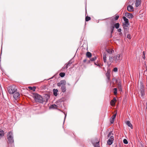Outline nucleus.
Wrapping results in <instances>:
<instances>
[{"mask_svg":"<svg viewBox=\"0 0 147 147\" xmlns=\"http://www.w3.org/2000/svg\"><path fill=\"white\" fill-rule=\"evenodd\" d=\"M34 100L36 102L43 103L44 101L42 96L37 93L34 94Z\"/></svg>","mask_w":147,"mask_h":147,"instance_id":"obj_1","label":"nucleus"},{"mask_svg":"<svg viewBox=\"0 0 147 147\" xmlns=\"http://www.w3.org/2000/svg\"><path fill=\"white\" fill-rule=\"evenodd\" d=\"M7 90L9 94H12L16 91L17 89L16 86L13 85L8 87Z\"/></svg>","mask_w":147,"mask_h":147,"instance_id":"obj_2","label":"nucleus"},{"mask_svg":"<svg viewBox=\"0 0 147 147\" xmlns=\"http://www.w3.org/2000/svg\"><path fill=\"white\" fill-rule=\"evenodd\" d=\"M7 139L9 143H11L13 142V134L11 131H10L7 134Z\"/></svg>","mask_w":147,"mask_h":147,"instance_id":"obj_3","label":"nucleus"},{"mask_svg":"<svg viewBox=\"0 0 147 147\" xmlns=\"http://www.w3.org/2000/svg\"><path fill=\"white\" fill-rule=\"evenodd\" d=\"M129 26V25H123L124 30V35H125V36H126L127 33L128 32V30L129 29L128 27Z\"/></svg>","mask_w":147,"mask_h":147,"instance_id":"obj_4","label":"nucleus"},{"mask_svg":"<svg viewBox=\"0 0 147 147\" xmlns=\"http://www.w3.org/2000/svg\"><path fill=\"white\" fill-rule=\"evenodd\" d=\"M114 140V137L113 136H111L107 142V144L109 145L112 144Z\"/></svg>","mask_w":147,"mask_h":147,"instance_id":"obj_5","label":"nucleus"},{"mask_svg":"<svg viewBox=\"0 0 147 147\" xmlns=\"http://www.w3.org/2000/svg\"><path fill=\"white\" fill-rule=\"evenodd\" d=\"M13 94V97L15 99H17L20 98V94L19 92L16 91Z\"/></svg>","mask_w":147,"mask_h":147,"instance_id":"obj_6","label":"nucleus"},{"mask_svg":"<svg viewBox=\"0 0 147 147\" xmlns=\"http://www.w3.org/2000/svg\"><path fill=\"white\" fill-rule=\"evenodd\" d=\"M125 16L129 19H131L133 17V15L131 13L127 12L125 13Z\"/></svg>","mask_w":147,"mask_h":147,"instance_id":"obj_7","label":"nucleus"},{"mask_svg":"<svg viewBox=\"0 0 147 147\" xmlns=\"http://www.w3.org/2000/svg\"><path fill=\"white\" fill-rule=\"evenodd\" d=\"M123 18L125 21V24L123 25H129V22L128 19L126 18L125 17H123Z\"/></svg>","mask_w":147,"mask_h":147,"instance_id":"obj_8","label":"nucleus"},{"mask_svg":"<svg viewBox=\"0 0 147 147\" xmlns=\"http://www.w3.org/2000/svg\"><path fill=\"white\" fill-rule=\"evenodd\" d=\"M71 59L67 63L65 64V66L63 67V69L67 68L68 66H70L71 64L72 63V62H71Z\"/></svg>","mask_w":147,"mask_h":147,"instance_id":"obj_9","label":"nucleus"},{"mask_svg":"<svg viewBox=\"0 0 147 147\" xmlns=\"http://www.w3.org/2000/svg\"><path fill=\"white\" fill-rule=\"evenodd\" d=\"M127 10L129 11H134L133 7L130 5H129L127 6Z\"/></svg>","mask_w":147,"mask_h":147,"instance_id":"obj_10","label":"nucleus"},{"mask_svg":"<svg viewBox=\"0 0 147 147\" xmlns=\"http://www.w3.org/2000/svg\"><path fill=\"white\" fill-rule=\"evenodd\" d=\"M65 80H62L57 84V86H60L61 85L62 86L63 85L65 84Z\"/></svg>","mask_w":147,"mask_h":147,"instance_id":"obj_11","label":"nucleus"},{"mask_svg":"<svg viewBox=\"0 0 147 147\" xmlns=\"http://www.w3.org/2000/svg\"><path fill=\"white\" fill-rule=\"evenodd\" d=\"M114 58L116 62H117L120 59V55L119 54L117 55L114 57Z\"/></svg>","mask_w":147,"mask_h":147,"instance_id":"obj_12","label":"nucleus"},{"mask_svg":"<svg viewBox=\"0 0 147 147\" xmlns=\"http://www.w3.org/2000/svg\"><path fill=\"white\" fill-rule=\"evenodd\" d=\"M65 84L63 85L61 87V91L63 92H65L66 91Z\"/></svg>","mask_w":147,"mask_h":147,"instance_id":"obj_13","label":"nucleus"},{"mask_svg":"<svg viewBox=\"0 0 147 147\" xmlns=\"http://www.w3.org/2000/svg\"><path fill=\"white\" fill-rule=\"evenodd\" d=\"M116 115H117V114H116V113L115 114H114V115H113L112 116V117H111V119H112L110 121V122L111 123H113L114 122V121L115 119L116 116Z\"/></svg>","mask_w":147,"mask_h":147,"instance_id":"obj_14","label":"nucleus"},{"mask_svg":"<svg viewBox=\"0 0 147 147\" xmlns=\"http://www.w3.org/2000/svg\"><path fill=\"white\" fill-rule=\"evenodd\" d=\"M126 123L127 125H128L129 127H130L131 129L133 128V127H132V125L130 123L129 121H127L126 122Z\"/></svg>","mask_w":147,"mask_h":147,"instance_id":"obj_15","label":"nucleus"},{"mask_svg":"<svg viewBox=\"0 0 147 147\" xmlns=\"http://www.w3.org/2000/svg\"><path fill=\"white\" fill-rule=\"evenodd\" d=\"M117 86L119 91H122V89L121 85L120 82L118 84Z\"/></svg>","mask_w":147,"mask_h":147,"instance_id":"obj_16","label":"nucleus"},{"mask_svg":"<svg viewBox=\"0 0 147 147\" xmlns=\"http://www.w3.org/2000/svg\"><path fill=\"white\" fill-rule=\"evenodd\" d=\"M58 90L57 89H54L53 90V94L55 96H57V95Z\"/></svg>","mask_w":147,"mask_h":147,"instance_id":"obj_17","label":"nucleus"},{"mask_svg":"<svg viewBox=\"0 0 147 147\" xmlns=\"http://www.w3.org/2000/svg\"><path fill=\"white\" fill-rule=\"evenodd\" d=\"M140 1L141 0H136L135 3L136 7H138L139 6L141 3Z\"/></svg>","mask_w":147,"mask_h":147,"instance_id":"obj_18","label":"nucleus"},{"mask_svg":"<svg viewBox=\"0 0 147 147\" xmlns=\"http://www.w3.org/2000/svg\"><path fill=\"white\" fill-rule=\"evenodd\" d=\"M106 76L107 77L106 81L107 82H109L110 81V76L109 74L108 73H106Z\"/></svg>","mask_w":147,"mask_h":147,"instance_id":"obj_19","label":"nucleus"},{"mask_svg":"<svg viewBox=\"0 0 147 147\" xmlns=\"http://www.w3.org/2000/svg\"><path fill=\"white\" fill-rule=\"evenodd\" d=\"M106 51L108 53H109L110 54H111L113 53L114 52V50H113L112 49H107L106 50Z\"/></svg>","mask_w":147,"mask_h":147,"instance_id":"obj_20","label":"nucleus"},{"mask_svg":"<svg viewBox=\"0 0 147 147\" xmlns=\"http://www.w3.org/2000/svg\"><path fill=\"white\" fill-rule=\"evenodd\" d=\"M103 60L104 63H105L107 62L106 54L105 53L103 54Z\"/></svg>","mask_w":147,"mask_h":147,"instance_id":"obj_21","label":"nucleus"},{"mask_svg":"<svg viewBox=\"0 0 147 147\" xmlns=\"http://www.w3.org/2000/svg\"><path fill=\"white\" fill-rule=\"evenodd\" d=\"M114 26V28L115 27L116 29H118L119 26V23H116L114 24V26Z\"/></svg>","mask_w":147,"mask_h":147,"instance_id":"obj_22","label":"nucleus"},{"mask_svg":"<svg viewBox=\"0 0 147 147\" xmlns=\"http://www.w3.org/2000/svg\"><path fill=\"white\" fill-rule=\"evenodd\" d=\"M4 135V131L3 130H0V138Z\"/></svg>","mask_w":147,"mask_h":147,"instance_id":"obj_23","label":"nucleus"},{"mask_svg":"<svg viewBox=\"0 0 147 147\" xmlns=\"http://www.w3.org/2000/svg\"><path fill=\"white\" fill-rule=\"evenodd\" d=\"M86 56L90 58L92 56L91 53L89 52H88L86 53Z\"/></svg>","mask_w":147,"mask_h":147,"instance_id":"obj_24","label":"nucleus"},{"mask_svg":"<svg viewBox=\"0 0 147 147\" xmlns=\"http://www.w3.org/2000/svg\"><path fill=\"white\" fill-rule=\"evenodd\" d=\"M114 59V57L113 56L109 57V59L110 61V62L111 63H112Z\"/></svg>","mask_w":147,"mask_h":147,"instance_id":"obj_25","label":"nucleus"},{"mask_svg":"<svg viewBox=\"0 0 147 147\" xmlns=\"http://www.w3.org/2000/svg\"><path fill=\"white\" fill-rule=\"evenodd\" d=\"M57 106L55 104L51 105L49 107L50 109H55L56 108Z\"/></svg>","mask_w":147,"mask_h":147,"instance_id":"obj_26","label":"nucleus"},{"mask_svg":"<svg viewBox=\"0 0 147 147\" xmlns=\"http://www.w3.org/2000/svg\"><path fill=\"white\" fill-rule=\"evenodd\" d=\"M59 75L61 77H63L65 76V74L64 72H61L59 74Z\"/></svg>","mask_w":147,"mask_h":147,"instance_id":"obj_27","label":"nucleus"},{"mask_svg":"<svg viewBox=\"0 0 147 147\" xmlns=\"http://www.w3.org/2000/svg\"><path fill=\"white\" fill-rule=\"evenodd\" d=\"M145 94L144 90H140V94L142 97H143Z\"/></svg>","mask_w":147,"mask_h":147,"instance_id":"obj_28","label":"nucleus"},{"mask_svg":"<svg viewBox=\"0 0 147 147\" xmlns=\"http://www.w3.org/2000/svg\"><path fill=\"white\" fill-rule=\"evenodd\" d=\"M28 88L30 90H32L34 91H35L36 89V88L35 87H29Z\"/></svg>","mask_w":147,"mask_h":147,"instance_id":"obj_29","label":"nucleus"},{"mask_svg":"<svg viewBox=\"0 0 147 147\" xmlns=\"http://www.w3.org/2000/svg\"><path fill=\"white\" fill-rule=\"evenodd\" d=\"M113 133H112V131H111L109 132V134H108V137L109 138L110 137V136H113Z\"/></svg>","mask_w":147,"mask_h":147,"instance_id":"obj_30","label":"nucleus"},{"mask_svg":"<svg viewBox=\"0 0 147 147\" xmlns=\"http://www.w3.org/2000/svg\"><path fill=\"white\" fill-rule=\"evenodd\" d=\"M144 87L142 83H141L140 84V90H144Z\"/></svg>","mask_w":147,"mask_h":147,"instance_id":"obj_31","label":"nucleus"},{"mask_svg":"<svg viewBox=\"0 0 147 147\" xmlns=\"http://www.w3.org/2000/svg\"><path fill=\"white\" fill-rule=\"evenodd\" d=\"M90 19H91L90 18V17H88V16H86L85 18V20L86 21H88L89 20H90Z\"/></svg>","mask_w":147,"mask_h":147,"instance_id":"obj_32","label":"nucleus"},{"mask_svg":"<svg viewBox=\"0 0 147 147\" xmlns=\"http://www.w3.org/2000/svg\"><path fill=\"white\" fill-rule=\"evenodd\" d=\"M113 90H114V94L115 95L116 94H117V88H114Z\"/></svg>","mask_w":147,"mask_h":147,"instance_id":"obj_33","label":"nucleus"},{"mask_svg":"<svg viewBox=\"0 0 147 147\" xmlns=\"http://www.w3.org/2000/svg\"><path fill=\"white\" fill-rule=\"evenodd\" d=\"M95 147H99V142H98L96 143L94 145Z\"/></svg>","mask_w":147,"mask_h":147,"instance_id":"obj_34","label":"nucleus"},{"mask_svg":"<svg viewBox=\"0 0 147 147\" xmlns=\"http://www.w3.org/2000/svg\"><path fill=\"white\" fill-rule=\"evenodd\" d=\"M110 103L112 106H113L115 104V102L112 100L111 101Z\"/></svg>","mask_w":147,"mask_h":147,"instance_id":"obj_35","label":"nucleus"},{"mask_svg":"<svg viewBox=\"0 0 147 147\" xmlns=\"http://www.w3.org/2000/svg\"><path fill=\"white\" fill-rule=\"evenodd\" d=\"M96 59V56L93 57L90 59V61H94Z\"/></svg>","mask_w":147,"mask_h":147,"instance_id":"obj_36","label":"nucleus"},{"mask_svg":"<svg viewBox=\"0 0 147 147\" xmlns=\"http://www.w3.org/2000/svg\"><path fill=\"white\" fill-rule=\"evenodd\" d=\"M123 142L124 144H127L128 143L126 139H124L123 140Z\"/></svg>","mask_w":147,"mask_h":147,"instance_id":"obj_37","label":"nucleus"},{"mask_svg":"<svg viewBox=\"0 0 147 147\" xmlns=\"http://www.w3.org/2000/svg\"><path fill=\"white\" fill-rule=\"evenodd\" d=\"M111 34H112V33L113 32L114 29V26H111Z\"/></svg>","mask_w":147,"mask_h":147,"instance_id":"obj_38","label":"nucleus"},{"mask_svg":"<svg viewBox=\"0 0 147 147\" xmlns=\"http://www.w3.org/2000/svg\"><path fill=\"white\" fill-rule=\"evenodd\" d=\"M127 37L128 39H131V37L130 34H127Z\"/></svg>","mask_w":147,"mask_h":147,"instance_id":"obj_39","label":"nucleus"},{"mask_svg":"<svg viewBox=\"0 0 147 147\" xmlns=\"http://www.w3.org/2000/svg\"><path fill=\"white\" fill-rule=\"evenodd\" d=\"M112 81L113 82H115L117 83V80L115 78H113L112 79Z\"/></svg>","mask_w":147,"mask_h":147,"instance_id":"obj_40","label":"nucleus"},{"mask_svg":"<svg viewBox=\"0 0 147 147\" xmlns=\"http://www.w3.org/2000/svg\"><path fill=\"white\" fill-rule=\"evenodd\" d=\"M119 18V16H117L115 17L114 19L115 20H117Z\"/></svg>","mask_w":147,"mask_h":147,"instance_id":"obj_41","label":"nucleus"},{"mask_svg":"<svg viewBox=\"0 0 147 147\" xmlns=\"http://www.w3.org/2000/svg\"><path fill=\"white\" fill-rule=\"evenodd\" d=\"M117 67L114 68L113 69V71L114 72H117Z\"/></svg>","mask_w":147,"mask_h":147,"instance_id":"obj_42","label":"nucleus"},{"mask_svg":"<svg viewBox=\"0 0 147 147\" xmlns=\"http://www.w3.org/2000/svg\"><path fill=\"white\" fill-rule=\"evenodd\" d=\"M119 35L121 36H123V34L121 32H120L119 33Z\"/></svg>","mask_w":147,"mask_h":147,"instance_id":"obj_43","label":"nucleus"},{"mask_svg":"<svg viewBox=\"0 0 147 147\" xmlns=\"http://www.w3.org/2000/svg\"><path fill=\"white\" fill-rule=\"evenodd\" d=\"M117 31H118L119 32H121V28H119L118 30H117Z\"/></svg>","mask_w":147,"mask_h":147,"instance_id":"obj_44","label":"nucleus"},{"mask_svg":"<svg viewBox=\"0 0 147 147\" xmlns=\"http://www.w3.org/2000/svg\"><path fill=\"white\" fill-rule=\"evenodd\" d=\"M112 100H113V101L115 102L116 101V98H114Z\"/></svg>","mask_w":147,"mask_h":147,"instance_id":"obj_45","label":"nucleus"},{"mask_svg":"<svg viewBox=\"0 0 147 147\" xmlns=\"http://www.w3.org/2000/svg\"><path fill=\"white\" fill-rule=\"evenodd\" d=\"M94 64H95V65H97V66H100V65H99L98 64H97L95 62Z\"/></svg>","mask_w":147,"mask_h":147,"instance_id":"obj_46","label":"nucleus"},{"mask_svg":"<svg viewBox=\"0 0 147 147\" xmlns=\"http://www.w3.org/2000/svg\"><path fill=\"white\" fill-rule=\"evenodd\" d=\"M65 118H64V121H65V117H66V116L67 114H65Z\"/></svg>","mask_w":147,"mask_h":147,"instance_id":"obj_47","label":"nucleus"},{"mask_svg":"<svg viewBox=\"0 0 147 147\" xmlns=\"http://www.w3.org/2000/svg\"><path fill=\"white\" fill-rule=\"evenodd\" d=\"M86 61V59H84L83 60V62H84V63Z\"/></svg>","mask_w":147,"mask_h":147,"instance_id":"obj_48","label":"nucleus"},{"mask_svg":"<svg viewBox=\"0 0 147 147\" xmlns=\"http://www.w3.org/2000/svg\"><path fill=\"white\" fill-rule=\"evenodd\" d=\"M143 54L144 55L145 54L144 52V51H143Z\"/></svg>","mask_w":147,"mask_h":147,"instance_id":"obj_49","label":"nucleus"}]
</instances>
